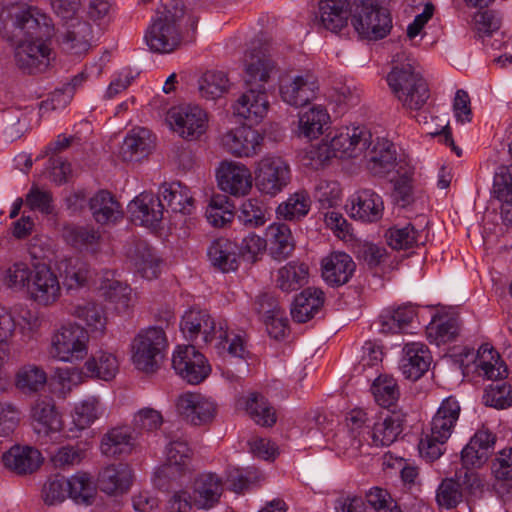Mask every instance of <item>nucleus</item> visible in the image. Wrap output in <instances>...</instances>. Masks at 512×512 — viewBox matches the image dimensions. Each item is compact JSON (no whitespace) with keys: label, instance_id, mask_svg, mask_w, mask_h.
<instances>
[{"label":"nucleus","instance_id":"a19ab883","mask_svg":"<svg viewBox=\"0 0 512 512\" xmlns=\"http://www.w3.org/2000/svg\"><path fill=\"white\" fill-rule=\"evenodd\" d=\"M266 242L274 258H287L295 248L290 227L285 223H272L266 229Z\"/></svg>","mask_w":512,"mask_h":512},{"label":"nucleus","instance_id":"8fccbe9b","mask_svg":"<svg viewBox=\"0 0 512 512\" xmlns=\"http://www.w3.org/2000/svg\"><path fill=\"white\" fill-rule=\"evenodd\" d=\"M307 276V265L291 261L277 271L276 284L282 291L291 292L301 287Z\"/></svg>","mask_w":512,"mask_h":512},{"label":"nucleus","instance_id":"37998d69","mask_svg":"<svg viewBox=\"0 0 512 512\" xmlns=\"http://www.w3.org/2000/svg\"><path fill=\"white\" fill-rule=\"evenodd\" d=\"M92 28L89 23L76 21L67 24L62 37L64 49L75 55L86 53L91 47Z\"/></svg>","mask_w":512,"mask_h":512},{"label":"nucleus","instance_id":"0eeeda50","mask_svg":"<svg viewBox=\"0 0 512 512\" xmlns=\"http://www.w3.org/2000/svg\"><path fill=\"white\" fill-rule=\"evenodd\" d=\"M351 23L362 39L380 40L392 29L389 11L371 0H359L353 4Z\"/></svg>","mask_w":512,"mask_h":512},{"label":"nucleus","instance_id":"7c9ffc66","mask_svg":"<svg viewBox=\"0 0 512 512\" xmlns=\"http://www.w3.org/2000/svg\"><path fill=\"white\" fill-rule=\"evenodd\" d=\"M136 446V435L130 427L117 426L109 429L101 438L100 451L107 457H118L132 453Z\"/></svg>","mask_w":512,"mask_h":512},{"label":"nucleus","instance_id":"aec40b11","mask_svg":"<svg viewBox=\"0 0 512 512\" xmlns=\"http://www.w3.org/2000/svg\"><path fill=\"white\" fill-rule=\"evenodd\" d=\"M481 486V481L473 470L466 469L464 474H456V478L445 479L437 489L436 501L438 505L445 509L455 508L462 502V487L473 490Z\"/></svg>","mask_w":512,"mask_h":512},{"label":"nucleus","instance_id":"6e6d98bb","mask_svg":"<svg viewBox=\"0 0 512 512\" xmlns=\"http://www.w3.org/2000/svg\"><path fill=\"white\" fill-rule=\"evenodd\" d=\"M246 411L258 425L271 427L276 423L274 408L264 396L258 393L249 395L246 401Z\"/></svg>","mask_w":512,"mask_h":512},{"label":"nucleus","instance_id":"f03ea898","mask_svg":"<svg viewBox=\"0 0 512 512\" xmlns=\"http://www.w3.org/2000/svg\"><path fill=\"white\" fill-rule=\"evenodd\" d=\"M386 81L404 110L412 113L425 108L430 90L419 63L411 55L401 52L394 56Z\"/></svg>","mask_w":512,"mask_h":512},{"label":"nucleus","instance_id":"72a5a7b5","mask_svg":"<svg viewBox=\"0 0 512 512\" xmlns=\"http://www.w3.org/2000/svg\"><path fill=\"white\" fill-rule=\"evenodd\" d=\"M155 144L150 130L136 127L127 133L121 146V156L125 161H139L147 157Z\"/></svg>","mask_w":512,"mask_h":512},{"label":"nucleus","instance_id":"20e7f679","mask_svg":"<svg viewBox=\"0 0 512 512\" xmlns=\"http://www.w3.org/2000/svg\"><path fill=\"white\" fill-rule=\"evenodd\" d=\"M460 411L459 402L452 396L441 402L432 418L430 432L419 442L418 448L422 458L433 462L444 454L446 443L455 429Z\"/></svg>","mask_w":512,"mask_h":512},{"label":"nucleus","instance_id":"a18cd8bd","mask_svg":"<svg viewBox=\"0 0 512 512\" xmlns=\"http://www.w3.org/2000/svg\"><path fill=\"white\" fill-rule=\"evenodd\" d=\"M311 203L308 192L298 190L290 194L285 201L277 206L275 210L276 217L286 221H299L309 213Z\"/></svg>","mask_w":512,"mask_h":512},{"label":"nucleus","instance_id":"680f3d73","mask_svg":"<svg viewBox=\"0 0 512 512\" xmlns=\"http://www.w3.org/2000/svg\"><path fill=\"white\" fill-rule=\"evenodd\" d=\"M201 335L205 344L218 340V346L224 347V341L228 337V326L225 320H215L209 315V321L198 322L196 326V338Z\"/></svg>","mask_w":512,"mask_h":512},{"label":"nucleus","instance_id":"39448f33","mask_svg":"<svg viewBox=\"0 0 512 512\" xmlns=\"http://www.w3.org/2000/svg\"><path fill=\"white\" fill-rule=\"evenodd\" d=\"M88 348V331L75 322H69L52 332L47 351L56 361L75 364L86 358Z\"/></svg>","mask_w":512,"mask_h":512},{"label":"nucleus","instance_id":"0e129e2a","mask_svg":"<svg viewBox=\"0 0 512 512\" xmlns=\"http://www.w3.org/2000/svg\"><path fill=\"white\" fill-rule=\"evenodd\" d=\"M100 289L105 299L118 309H126L132 300V289L118 280H107Z\"/></svg>","mask_w":512,"mask_h":512},{"label":"nucleus","instance_id":"13d9d810","mask_svg":"<svg viewBox=\"0 0 512 512\" xmlns=\"http://www.w3.org/2000/svg\"><path fill=\"white\" fill-rule=\"evenodd\" d=\"M68 494L78 504H90L96 489L92 478L86 473H76L67 479Z\"/></svg>","mask_w":512,"mask_h":512},{"label":"nucleus","instance_id":"a211bd4d","mask_svg":"<svg viewBox=\"0 0 512 512\" xmlns=\"http://www.w3.org/2000/svg\"><path fill=\"white\" fill-rule=\"evenodd\" d=\"M165 464L157 471L159 477L177 480L191 469L192 449L185 437L177 436L166 446Z\"/></svg>","mask_w":512,"mask_h":512},{"label":"nucleus","instance_id":"2eb2a0df","mask_svg":"<svg viewBox=\"0 0 512 512\" xmlns=\"http://www.w3.org/2000/svg\"><path fill=\"white\" fill-rule=\"evenodd\" d=\"M216 179L221 191L235 197L247 195L253 184L252 173L243 163L224 160L216 170Z\"/></svg>","mask_w":512,"mask_h":512},{"label":"nucleus","instance_id":"dca6fc26","mask_svg":"<svg viewBox=\"0 0 512 512\" xmlns=\"http://www.w3.org/2000/svg\"><path fill=\"white\" fill-rule=\"evenodd\" d=\"M264 136L250 126L242 125L225 132L221 137L223 148L239 158L254 157L260 153Z\"/></svg>","mask_w":512,"mask_h":512},{"label":"nucleus","instance_id":"79ce46f5","mask_svg":"<svg viewBox=\"0 0 512 512\" xmlns=\"http://www.w3.org/2000/svg\"><path fill=\"white\" fill-rule=\"evenodd\" d=\"M476 367L478 374L492 381L507 376L508 369L499 353L489 345H482L477 353Z\"/></svg>","mask_w":512,"mask_h":512},{"label":"nucleus","instance_id":"f704fd0d","mask_svg":"<svg viewBox=\"0 0 512 512\" xmlns=\"http://www.w3.org/2000/svg\"><path fill=\"white\" fill-rule=\"evenodd\" d=\"M99 488L111 496L127 493L132 484V470L126 464L110 465L105 467L98 478Z\"/></svg>","mask_w":512,"mask_h":512},{"label":"nucleus","instance_id":"bf43d9fd","mask_svg":"<svg viewBox=\"0 0 512 512\" xmlns=\"http://www.w3.org/2000/svg\"><path fill=\"white\" fill-rule=\"evenodd\" d=\"M371 391L376 402L383 407L393 405L399 397L396 380L388 375H380L376 378L371 386Z\"/></svg>","mask_w":512,"mask_h":512},{"label":"nucleus","instance_id":"4468645a","mask_svg":"<svg viewBox=\"0 0 512 512\" xmlns=\"http://www.w3.org/2000/svg\"><path fill=\"white\" fill-rule=\"evenodd\" d=\"M172 129L185 139H197L208 127L207 113L196 105L173 108L168 113Z\"/></svg>","mask_w":512,"mask_h":512},{"label":"nucleus","instance_id":"7ed1b4c3","mask_svg":"<svg viewBox=\"0 0 512 512\" xmlns=\"http://www.w3.org/2000/svg\"><path fill=\"white\" fill-rule=\"evenodd\" d=\"M184 6L180 0H162L147 27L144 40L152 52L168 54L183 42Z\"/></svg>","mask_w":512,"mask_h":512},{"label":"nucleus","instance_id":"c9c22d12","mask_svg":"<svg viewBox=\"0 0 512 512\" xmlns=\"http://www.w3.org/2000/svg\"><path fill=\"white\" fill-rule=\"evenodd\" d=\"M324 292L315 287H308L298 294L291 307L292 319L297 323L311 320L323 307Z\"/></svg>","mask_w":512,"mask_h":512},{"label":"nucleus","instance_id":"e2e57ef3","mask_svg":"<svg viewBox=\"0 0 512 512\" xmlns=\"http://www.w3.org/2000/svg\"><path fill=\"white\" fill-rule=\"evenodd\" d=\"M459 325L454 318H445L431 322L427 327V337L436 345L450 342L456 338Z\"/></svg>","mask_w":512,"mask_h":512},{"label":"nucleus","instance_id":"393cba45","mask_svg":"<svg viewBox=\"0 0 512 512\" xmlns=\"http://www.w3.org/2000/svg\"><path fill=\"white\" fill-rule=\"evenodd\" d=\"M384 203L380 195L370 189L358 191L350 198V216L362 222H376L382 218Z\"/></svg>","mask_w":512,"mask_h":512},{"label":"nucleus","instance_id":"3c124183","mask_svg":"<svg viewBox=\"0 0 512 512\" xmlns=\"http://www.w3.org/2000/svg\"><path fill=\"white\" fill-rule=\"evenodd\" d=\"M230 81L223 71H207L199 79V93L202 98L216 100L228 92Z\"/></svg>","mask_w":512,"mask_h":512},{"label":"nucleus","instance_id":"9b49d317","mask_svg":"<svg viewBox=\"0 0 512 512\" xmlns=\"http://www.w3.org/2000/svg\"><path fill=\"white\" fill-rule=\"evenodd\" d=\"M276 71V64L260 45L259 41L252 42L250 49L244 56L243 80L246 87L265 88L272 74Z\"/></svg>","mask_w":512,"mask_h":512},{"label":"nucleus","instance_id":"c756f323","mask_svg":"<svg viewBox=\"0 0 512 512\" xmlns=\"http://www.w3.org/2000/svg\"><path fill=\"white\" fill-rule=\"evenodd\" d=\"M223 492L221 478L215 473L199 474L193 484V505L198 509H211L218 502Z\"/></svg>","mask_w":512,"mask_h":512},{"label":"nucleus","instance_id":"6ab92c4d","mask_svg":"<svg viewBox=\"0 0 512 512\" xmlns=\"http://www.w3.org/2000/svg\"><path fill=\"white\" fill-rule=\"evenodd\" d=\"M176 406L185 421L194 426L212 422L217 412V405L211 398L197 393L182 394L178 398Z\"/></svg>","mask_w":512,"mask_h":512},{"label":"nucleus","instance_id":"09e8293b","mask_svg":"<svg viewBox=\"0 0 512 512\" xmlns=\"http://www.w3.org/2000/svg\"><path fill=\"white\" fill-rule=\"evenodd\" d=\"M63 237L67 243L78 249L96 252L102 236L92 226L67 225L63 229Z\"/></svg>","mask_w":512,"mask_h":512},{"label":"nucleus","instance_id":"ddd939ff","mask_svg":"<svg viewBox=\"0 0 512 512\" xmlns=\"http://www.w3.org/2000/svg\"><path fill=\"white\" fill-rule=\"evenodd\" d=\"M27 294L30 300L44 307L51 306L60 299V281L47 264H34V274L30 279Z\"/></svg>","mask_w":512,"mask_h":512},{"label":"nucleus","instance_id":"69168bd1","mask_svg":"<svg viewBox=\"0 0 512 512\" xmlns=\"http://www.w3.org/2000/svg\"><path fill=\"white\" fill-rule=\"evenodd\" d=\"M33 274L34 265L30 267L25 262H16L5 271L4 282L10 288L16 290L25 289L27 292Z\"/></svg>","mask_w":512,"mask_h":512},{"label":"nucleus","instance_id":"a878e982","mask_svg":"<svg viewBox=\"0 0 512 512\" xmlns=\"http://www.w3.org/2000/svg\"><path fill=\"white\" fill-rule=\"evenodd\" d=\"M105 408L97 397H88L77 403L71 412V423L66 438H77L104 414Z\"/></svg>","mask_w":512,"mask_h":512},{"label":"nucleus","instance_id":"4c0bfd02","mask_svg":"<svg viewBox=\"0 0 512 512\" xmlns=\"http://www.w3.org/2000/svg\"><path fill=\"white\" fill-rule=\"evenodd\" d=\"M416 316L417 310L412 304L386 308L379 316L380 331L385 334L403 332Z\"/></svg>","mask_w":512,"mask_h":512},{"label":"nucleus","instance_id":"423d86ee","mask_svg":"<svg viewBox=\"0 0 512 512\" xmlns=\"http://www.w3.org/2000/svg\"><path fill=\"white\" fill-rule=\"evenodd\" d=\"M168 346L164 330L149 327L139 331L131 342V361L134 367L144 373H154Z\"/></svg>","mask_w":512,"mask_h":512},{"label":"nucleus","instance_id":"603ef678","mask_svg":"<svg viewBox=\"0 0 512 512\" xmlns=\"http://www.w3.org/2000/svg\"><path fill=\"white\" fill-rule=\"evenodd\" d=\"M269 219L266 204L258 198L246 199L240 206L238 220L246 227L263 226Z\"/></svg>","mask_w":512,"mask_h":512},{"label":"nucleus","instance_id":"4d7b16f0","mask_svg":"<svg viewBox=\"0 0 512 512\" xmlns=\"http://www.w3.org/2000/svg\"><path fill=\"white\" fill-rule=\"evenodd\" d=\"M46 382V372L34 364L21 367L15 379L16 387L23 392H37L45 386Z\"/></svg>","mask_w":512,"mask_h":512},{"label":"nucleus","instance_id":"cd10ccee","mask_svg":"<svg viewBox=\"0 0 512 512\" xmlns=\"http://www.w3.org/2000/svg\"><path fill=\"white\" fill-rule=\"evenodd\" d=\"M400 369L405 378L416 381L429 369L432 357L428 347L420 342L407 343L404 347Z\"/></svg>","mask_w":512,"mask_h":512},{"label":"nucleus","instance_id":"f8f14e48","mask_svg":"<svg viewBox=\"0 0 512 512\" xmlns=\"http://www.w3.org/2000/svg\"><path fill=\"white\" fill-rule=\"evenodd\" d=\"M172 366L190 384H199L211 372L205 356L192 345L178 346L173 353Z\"/></svg>","mask_w":512,"mask_h":512},{"label":"nucleus","instance_id":"ea45409f","mask_svg":"<svg viewBox=\"0 0 512 512\" xmlns=\"http://www.w3.org/2000/svg\"><path fill=\"white\" fill-rule=\"evenodd\" d=\"M159 193L174 212L190 215L195 210V199L189 187L181 182L164 183Z\"/></svg>","mask_w":512,"mask_h":512},{"label":"nucleus","instance_id":"bb28decb","mask_svg":"<svg viewBox=\"0 0 512 512\" xmlns=\"http://www.w3.org/2000/svg\"><path fill=\"white\" fill-rule=\"evenodd\" d=\"M322 277L332 286L338 287L346 284L355 271L353 259L344 252H333L321 261Z\"/></svg>","mask_w":512,"mask_h":512},{"label":"nucleus","instance_id":"de8ad7c7","mask_svg":"<svg viewBox=\"0 0 512 512\" xmlns=\"http://www.w3.org/2000/svg\"><path fill=\"white\" fill-rule=\"evenodd\" d=\"M58 270L68 290L84 287L90 274L87 263L74 257L62 259L58 264Z\"/></svg>","mask_w":512,"mask_h":512},{"label":"nucleus","instance_id":"052dcab7","mask_svg":"<svg viewBox=\"0 0 512 512\" xmlns=\"http://www.w3.org/2000/svg\"><path fill=\"white\" fill-rule=\"evenodd\" d=\"M205 215L207 221L217 228L224 227L234 217L227 197L222 195L211 198Z\"/></svg>","mask_w":512,"mask_h":512},{"label":"nucleus","instance_id":"e433bc0d","mask_svg":"<svg viewBox=\"0 0 512 512\" xmlns=\"http://www.w3.org/2000/svg\"><path fill=\"white\" fill-rule=\"evenodd\" d=\"M89 208L94 220L99 224L116 223L123 218L120 203L107 190H100L89 200Z\"/></svg>","mask_w":512,"mask_h":512},{"label":"nucleus","instance_id":"f257e3e1","mask_svg":"<svg viewBox=\"0 0 512 512\" xmlns=\"http://www.w3.org/2000/svg\"><path fill=\"white\" fill-rule=\"evenodd\" d=\"M53 34L52 19L37 6H22L15 11L14 28L4 27L2 31L13 47L16 66L28 74L42 72L50 65L48 41Z\"/></svg>","mask_w":512,"mask_h":512},{"label":"nucleus","instance_id":"4be33fe9","mask_svg":"<svg viewBox=\"0 0 512 512\" xmlns=\"http://www.w3.org/2000/svg\"><path fill=\"white\" fill-rule=\"evenodd\" d=\"M367 168L375 176L385 177L396 167V150L391 141L382 137H373L370 147L364 153Z\"/></svg>","mask_w":512,"mask_h":512},{"label":"nucleus","instance_id":"1a4fd4ad","mask_svg":"<svg viewBox=\"0 0 512 512\" xmlns=\"http://www.w3.org/2000/svg\"><path fill=\"white\" fill-rule=\"evenodd\" d=\"M255 184L260 193L274 197L290 183L289 164L279 156L262 157L255 167Z\"/></svg>","mask_w":512,"mask_h":512},{"label":"nucleus","instance_id":"2f4dec72","mask_svg":"<svg viewBox=\"0 0 512 512\" xmlns=\"http://www.w3.org/2000/svg\"><path fill=\"white\" fill-rule=\"evenodd\" d=\"M353 6L349 0H320L318 13L322 26L331 31L339 32L347 26L349 17L352 18Z\"/></svg>","mask_w":512,"mask_h":512},{"label":"nucleus","instance_id":"58836bf2","mask_svg":"<svg viewBox=\"0 0 512 512\" xmlns=\"http://www.w3.org/2000/svg\"><path fill=\"white\" fill-rule=\"evenodd\" d=\"M404 416L399 412L382 414L372 429V441L375 446H389L403 430Z\"/></svg>","mask_w":512,"mask_h":512},{"label":"nucleus","instance_id":"9d476101","mask_svg":"<svg viewBox=\"0 0 512 512\" xmlns=\"http://www.w3.org/2000/svg\"><path fill=\"white\" fill-rule=\"evenodd\" d=\"M318 89V81L309 71L289 72L279 80L282 101L294 107L304 106L314 100Z\"/></svg>","mask_w":512,"mask_h":512},{"label":"nucleus","instance_id":"c03bdc74","mask_svg":"<svg viewBox=\"0 0 512 512\" xmlns=\"http://www.w3.org/2000/svg\"><path fill=\"white\" fill-rule=\"evenodd\" d=\"M83 368L87 376L109 381L118 373L119 361L113 353L99 350L85 362Z\"/></svg>","mask_w":512,"mask_h":512},{"label":"nucleus","instance_id":"49530a36","mask_svg":"<svg viewBox=\"0 0 512 512\" xmlns=\"http://www.w3.org/2000/svg\"><path fill=\"white\" fill-rule=\"evenodd\" d=\"M330 116L321 105H314L299 114L298 135L307 139H315L323 133V128L328 124Z\"/></svg>","mask_w":512,"mask_h":512},{"label":"nucleus","instance_id":"473e14b6","mask_svg":"<svg viewBox=\"0 0 512 512\" xmlns=\"http://www.w3.org/2000/svg\"><path fill=\"white\" fill-rule=\"evenodd\" d=\"M238 245L227 238L215 239L207 249L211 265L223 273L238 269L240 257Z\"/></svg>","mask_w":512,"mask_h":512},{"label":"nucleus","instance_id":"6e6552de","mask_svg":"<svg viewBox=\"0 0 512 512\" xmlns=\"http://www.w3.org/2000/svg\"><path fill=\"white\" fill-rule=\"evenodd\" d=\"M31 424L41 444L62 441L63 420L55 401L50 397H38L31 406Z\"/></svg>","mask_w":512,"mask_h":512},{"label":"nucleus","instance_id":"f3484780","mask_svg":"<svg viewBox=\"0 0 512 512\" xmlns=\"http://www.w3.org/2000/svg\"><path fill=\"white\" fill-rule=\"evenodd\" d=\"M331 139L338 158H357L370 147L372 133L365 127H341Z\"/></svg>","mask_w":512,"mask_h":512},{"label":"nucleus","instance_id":"b1692460","mask_svg":"<svg viewBox=\"0 0 512 512\" xmlns=\"http://www.w3.org/2000/svg\"><path fill=\"white\" fill-rule=\"evenodd\" d=\"M128 211L133 221L152 227L163 219L164 206L157 195L142 192L128 204Z\"/></svg>","mask_w":512,"mask_h":512},{"label":"nucleus","instance_id":"412c9836","mask_svg":"<svg viewBox=\"0 0 512 512\" xmlns=\"http://www.w3.org/2000/svg\"><path fill=\"white\" fill-rule=\"evenodd\" d=\"M495 443L496 435L487 428L477 430L461 451L464 468L473 470L482 467L493 451Z\"/></svg>","mask_w":512,"mask_h":512},{"label":"nucleus","instance_id":"338daca9","mask_svg":"<svg viewBox=\"0 0 512 512\" xmlns=\"http://www.w3.org/2000/svg\"><path fill=\"white\" fill-rule=\"evenodd\" d=\"M67 479L56 475L47 479L42 487V499L46 505L53 506L62 503L68 494Z\"/></svg>","mask_w":512,"mask_h":512},{"label":"nucleus","instance_id":"c85d7f7f","mask_svg":"<svg viewBox=\"0 0 512 512\" xmlns=\"http://www.w3.org/2000/svg\"><path fill=\"white\" fill-rule=\"evenodd\" d=\"M2 461L7 469L25 475L36 471L41 466L43 457L34 447L14 445L2 455Z\"/></svg>","mask_w":512,"mask_h":512},{"label":"nucleus","instance_id":"864d4df0","mask_svg":"<svg viewBox=\"0 0 512 512\" xmlns=\"http://www.w3.org/2000/svg\"><path fill=\"white\" fill-rule=\"evenodd\" d=\"M72 314L82 320L91 332L103 334L106 329L107 318L101 305L94 302L78 304Z\"/></svg>","mask_w":512,"mask_h":512},{"label":"nucleus","instance_id":"5fc2aeb1","mask_svg":"<svg viewBox=\"0 0 512 512\" xmlns=\"http://www.w3.org/2000/svg\"><path fill=\"white\" fill-rule=\"evenodd\" d=\"M131 259L137 272L145 279L156 278L159 273V263L153 249L145 242H139L134 248Z\"/></svg>","mask_w":512,"mask_h":512},{"label":"nucleus","instance_id":"774afa93","mask_svg":"<svg viewBox=\"0 0 512 512\" xmlns=\"http://www.w3.org/2000/svg\"><path fill=\"white\" fill-rule=\"evenodd\" d=\"M386 239L388 245L396 250L408 249L419 240L418 232L411 224H406L403 227L394 226L386 232Z\"/></svg>","mask_w":512,"mask_h":512},{"label":"nucleus","instance_id":"5701e85b","mask_svg":"<svg viewBox=\"0 0 512 512\" xmlns=\"http://www.w3.org/2000/svg\"><path fill=\"white\" fill-rule=\"evenodd\" d=\"M269 101L266 89L246 87V91L233 105L234 114L257 124L267 115Z\"/></svg>","mask_w":512,"mask_h":512}]
</instances>
